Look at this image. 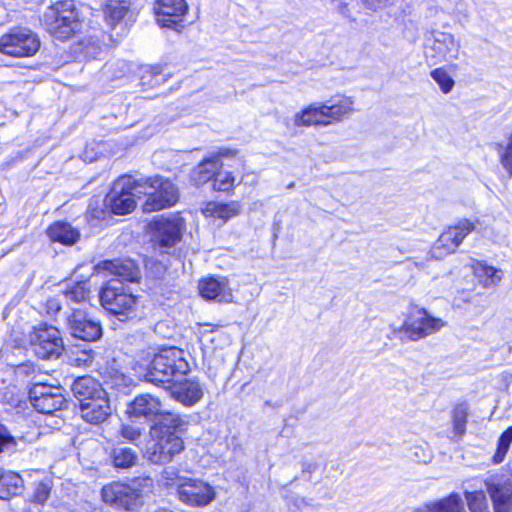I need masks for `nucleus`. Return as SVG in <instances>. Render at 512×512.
Here are the masks:
<instances>
[{
	"mask_svg": "<svg viewBox=\"0 0 512 512\" xmlns=\"http://www.w3.org/2000/svg\"><path fill=\"white\" fill-rule=\"evenodd\" d=\"M468 418V406L466 404H458L452 412L453 431L459 437L466 432V423Z\"/></svg>",
	"mask_w": 512,
	"mask_h": 512,
	"instance_id": "obj_33",
	"label": "nucleus"
},
{
	"mask_svg": "<svg viewBox=\"0 0 512 512\" xmlns=\"http://www.w3.org/2000/svg\"><path fill=\"white\" fill-rule=\"evenodd\" d=\"M444 326L445 322L441 318L430 315L423 308H415L399 328L398 333L402 339L417 341L440 331Z\"/></svg>",
	"mask_w": 512,
	"mask_h": 512,
	"instance_id": "obj_11",
	"label": "nucleus"
},
{
	"mask_svg": "<svg viewBox=\"0 0 512 512\" xmlns=\"http://www.w3.org/2000/svg\"><path fill=\"white\" fill-rule=\"evenodd\" d=\"M488 491L495 512H512V482H492Z\"/></svg>",
	"mask_w": 512,
	"mask_h": 512,
	"instance_id": "obj_23",
	"label": "nucleus"
},
{
	"mask_svg": "<svg viewBox=\"0 0 512 512\" xmlns=\"http://www.w3.org/2000/svg\"><path fill=\"white\" fill-rule=\"evenodd\" d=\"M100 302L106 311L120 321L137 317L138 298L119 280L111 279L107 282L100 292Z\"/></svg>",
	"mask_w": 512,
	"mask_h": 512,
	"instance_id": "obj_2",
	"label": "nucleus"
},
{
	"mask_svg": "<svg viewBox=\"0 0 512 512\" xmlns=\"http://www.w3.org/2000/svg\"><path fill=\"white\" fill-rule=\"evenodd\" d=\"M200 295L206 300H214L220 303L232 302L233 293L229 281L225 277H206L199 281Z\"/></svg>",
	"mask_w": 512,
	"mask_h": 512,
	"instance_id": "obj_18",
	"label": "nucleus"
},
{
	"mask_svg": "<svg viewBox=\"0 0 512 512\" xmlns=\"http://www.w3.org/2000/svg\"><path fill=\"white\" fill-rule=\"evenodd\" d=\"M46 306L48 313H57L61 309L59 301L55 298L48 299Z\"/></svg>",
	"mask_w": 512,
	"mask_h": 512,
	"instance_id": "obj_50",
	"label": "nucleus"
},
{
	"mask_svg": "<svg viewBox=\"0 0 512 512\" xmlns=\"http://www.w3.org/2000/svg\"><path fill=\"white\" fill-rule=\"evenodd\" d=\"M475 229V224L468 219L459 220L445 230L433 244L430 255L435 259L454 253L457 247Z\"/></svg>",
	"mask_w": 512,
	"mask_h": 512,
	"instance_id": "obj_13",
	"label": "nucleus"
},
{
	"mask_svg": "<svg viewBox=\"0 0 512 512\" xmlns=\"http://www.w3.org/2000/svg\"><path fill=\"white\" fill-rule=\"evenodd\" d=\"M51 486L49 482H38L33 494V501L38 504H43L49 497Z\"/></svg>",
	"mask_w": 512,
	"mask_h": 512,
	"instance_id": "obj_45",
	"label": "nucleus"
},
{
	"mask_svg": "<svg viewBox=\"0 0 512 512\" xmlns=\"http://www.w3.org/2000/svg\"><path fill=\"white\" fill-rule=\"evenodd\" d=\"M498 154L501 165L507 171L509 177H512V134L506 145H498Z\"/></svg>",
	"mask_w": 512,
	"mask_h": 512,
	"instance_id": "obj_40",
	"label": "nucleus"
},
{
	"mask_svg": "<svg viewBox=\"0 0 512 512\" xmlns=\"http://www.w3.org/2000/svg\"><path fill=\"white\" fill-rule=\"evenodd\" d=\"M89 292L86 282H78L64 291V297L68 302L81 303L88 299Z\"/></svg>",
	"mask_w": 512,
	"mask_h": 512,
	"instance_id": "obj_34",
	"label": "nucleus"
},
{
	"mask_svg": "<svg viewBox=\"0 0 512 512\" xmlns=\"http://www.w3.org/2000/svg\"><path fill=\"white\" fill-rule=\"evenodd\" d=\"M5 23L4 10L0 7V26Z\"/></svg>",
	"mask_w": 512,
	"mask_h": 512,
	"instance_id": "obj_53",
	"label": "nucleus"
},
{
	"mask_svg": "<svg viewBox=\"0 0 512 512\" xmlns=\"http://www.w3.org/2000/svg\"><path fill=\"white\" fill-rule=\"evenodd\" d=\"M121 65V67L124 69V68H127V64L125 62H120L119 63Z\"/></svg>",
	"mask_w": 512,
	"mask_h": 512,
	"instance_id": "obj_55",
	"label": "nucleus"
},
{
	"mask_svg": "<svg viewBox=\"0 0 512 512\" xmlns=\"http://www.w3.org/2000/svg\"><path fill=\"white\" fill-rule=\"evenodd\" d=\"M48 237L53 242H59L64 245H72L79 238V232L69 223L56 222L47 230Z\"/></svg>",
	"mask_w": 512,
	"mask_h": 512,
	"instance_id": "obj_27",
	"label": "nucleus"
},
{
	"mask_svg": "<svg viewBox=\"0 0 512 512\" xmlns=\"http://www.w3.org/2000/svg\"><path fill=\"white\" fill-rule=\"evenodd\" d=\"M327 118V126L339 123L349 118L354 112V100L352 97L337 95L323 103Z\"/></svg>",
	"mask_w": 512,
	"mask_h": 512,
	"instance_id": "obj_20",
	"label": "nucleus"
},
{
	"mask_svg": "<svg viewBox=\"0 0 512 512\" xmlns=\"http://www.w3.org/2000/svg\"><path fill=\"white\" fill-rule=\"evenodd\" d=\"M35 33L23 27L13 28L0 37V52L12 57H30L39 50Z\"/></svg>",
	"mask_w": 512,
	"mask_h": 512,
	"instance_id": "obj_10",
	"label": "nucleus"
},
{
	"mask_svg": "<svg viewBox=\"0 0 512 512\" xmlns=\"http://www.w3.org/2000/svg\"><path fill=\"white\" fill-rule=\"evenodd\" d=\"M302 468H303V472L307 471V472L311 473L313 470H315L317 468V466H316V464H313V463H303Z\"/></svg>",
	"mask_w": 512,
	"mask_h": 512,
	"instance_id": "obj_51",
	"label": "nucleus"
},
{
	"mask_svg": "<svg viewBox=\"0 0 512 512\" xmlns=\"http://www.w3.org/2000/svg\"><path fill=\"white\" fill-rule=\"evenodd\" d=\"M143 193L147 199L143 205L145 212L158 211L173 206L178 201V189L168 179L155 176L146 179H140Z\"/></svg>",
	"mask_w": 512,
	"mask_h": 512,
	"instance_id": "obj_6",
	"label": "nucleus"
},
{
	"mask_svg": "<svg viewBox=\"0 0 512 512\" xmlns=\"http://www.w3.org/2000/svg\"><path fill=\"white\" fill-rule=\"evenodd\" d=\"M152 241L155 247L169 249L180 242L185 228V220L179 214L161 217L151 224Z\"/></svg>",
	"mask_w": 512,
	"mask_h": 512,
	"instance_id": "obj_12",
	"label": "nucleus"
},
{
	"mask_svg": "<svg viewBox=\"0 0 512 512\" xmlns=\"http://www.w3.org/2000/svg\"><path fill=\"white\" fill-rule=\"evenodd\" d=\"M22 438H15L8 429L0 423V453H12L18 450Z\"/></svg>",
	"mask_w": 512,
	"mask_h": 512,
	"instance_id": "obj_35",
	"label": "nucleus"
},
{
	"mask_svg": "<svg viewBox=\"0 0 512 512\" xmlns=\"http://www.w3.org/2000/svg\"><path fill=\"white\" fill-rule=\"evenodd\" d=\"M151 69V73L154 75V76H158L160 74V71L158 68H150Z\"/></svg>",
	"mask_w": 512,
	"mask_h": 512,
	"instance_id": "obj_54",
	"label": "nucleus"
},
{
	"mask_svg": "<svg viewBox=\"0 0 512 512\" xmlns=\"http://www.w3.org/2000/svg\"><path fill=\"white\" fill-rule=\"evenodd\" d=\"M172 397L185 406H193L203 397V389L196 380H185L175 385L172 390Z\"/></svg>",
	"mask_w": 512,
	"mask_h": 512,
	"instance_id": "obj_22",
	"label": "nucleus"
},
{
	"mask_svg": "<svg viewBox=\"0 0 512 512\" xmlns=\"http://www.w3.org/2000/svg\"><path fill=\"white\" fill-rule=\"evenodd\" d=\"M107 392L90 401L80 404V414L84 421L93 425L104 423L111 415Z\"/></svg>",
	"mask_w": 512,
	"mask_h": 512,
	"instance_id": "obj_19",
	"label": "nucleus"
},
{
	"mask_svg": "<svg viewBox=\"0 0 512 512\" xmlns=\"http://www.w3.org/2000/svg\"><path fill=\"white\" fill-rule=\"evenodd\" d=\"M93 361V355L91 354V352H88L86 350H84L81 354L80 357L76 358L75 359V362L78 364V365H88L90 364L91 362Z\"/></svg>",
	"mask_w": 512,
	"mask_h": 512,
	"instance_id": "obj_49",
	"label": "nucleus"
},
{
	"mask_svg": "<svg viewBox=\"0 0 512 512\" xmlns=\"http://www.w3.org/2000/svg\"><path fill=\"white\" fill-rule=\"evenodd\" d=\"M426 41L425 57L429 64L437 65L459 59L461 45L452 33L435 30Z\"/></svg>",
	"mask_w": 512,
	"mask_h": 512,
	"instance_id": "obj_8",
	"label": "nucleus"
},
{
	"mask_svg": "<svg viewBox=\"0 0 512 512\" xmlns=\"http://www.w3.org/2000/svg\"><path fill=\"white\" fill-rule=\"evenodd\" d=\"M104 270L115 276L114 279L126 282H136L139 279V270L131 260L105 261L100 264Z\"/></svg>",
	"mask_w": 512,
	"mask_h": 512,
	"instance_id": "obj_24",
	"label": "nucleus"
},
{
	"mask_svg": "<svg viewBox=\"0 0 512 512\" xmlns=\"http://www.w3.org/2000/svg\"><path fill=\"white\" fill-rule=\"evenodd\" d=\"M335 10L339 14H341L342 16H344L346 18H350L351 17V12H350L348 3L344 2V1L337 2L336 5H335Z\"/></svg>",
	"mask_w": 512,
	"mask_h": 512,
	"instance_id": "obj_48",
	"label": "nucleus"
},
{
	"mask_svg": "<svg viewBox=\"0 0 512 512\" xmlns=\"http://www.w3.org/2000/svg\"><path fill=\"white\" fill-rule=\"evenodd\" d=\"M128 5L126 0H109L105 5V21L111 28H115L124 18L128 11Z\"/></svg>",
	"mask_w": 512,
	"mask_h": 512,
	"instance_id": "obj_30",
	"label": "nucleus"
},
{
	"mask_svg": "<svg viewBox=\"0 0 512 512\" xmlns=\"http://www.w3.org/2000/svg\"><path fill=\"white\" fill-rule=\"evenodd\" d=\"M114 465L118 468H129L137 461V455L130 448H118L114 450Z\"/></svg>",
	"mask_w": 512,
	"mask_h": 512,
	"instance_id": "obj_37",
	"label": "nucleus"
},
{
	"mask_svg": "<svg viewBox=\"0 0 512 512\" xmlns=\"http://www.w3.org/2000/svg\"><path fill=\"white\" fill-rule=\"evenodd\" d=\"M142 434V428L137 425H123L121 429V435L128 441H137Z\"/></svg>",
	"mask_w": 512,
	"mask_h": 512,
	"instance_id": "obj_46",
	"label": "nucleus"
},
{
	"mask_svg": "<svg viewBox=\"0 0 512 512\" xmlns=\"http://www.w3.org/2000/svg\"><path fill=\"white\" fill-rule=\"evenodd\" d=\"M472 269L474 276L484 287L496 286L503 278V272L501 269H497L481 261L474 260Z\"/></svg>",
	"mask_w": 512,
	"mask_h": 512,
	"instance_id": "obj_26",
	"label": "nucleus"
},
{
	"mask_svg": "<svg viewBox=\"0 0 512 512\" xmlns=\"http://www.w3.org/2000/svg\"><path fill=\"white\" fill-rule=\"evenodd\" d=\"M407 457L416 462L427 463L431 460L432 454L427 444L414 445L410 448Z\"/></svg>",
	"mask_w": 512,
	"mask_h": 512,
	"instance_id": "obj_41",
	"label": "nucleus"
},
{
	"mask_svg": "<svg viewBox=\"0 0 512 512\" xmlns=\"http://www.w3.org/2000/svg\"><path fill=\"white\" fill-rule=\"evenodd\" d=\"M189 370L183 351L175 347L161 350L147 367L144 378L155 385L170 383L174 376L184 375Z\"/></svg>",
	"mask_w": 512,
	"mask_h": 512,
	"instance_id": "obj_3",
	"label": "nucleus"
},
{
	"mask_svg": "<svg viewBox=\"0 0 512 512\" xmlns=\"http://www.w3.org/2000/svg\"><path fill=\"white\" fill-rule=\"evenodd\" d=\"M23 482H0V499L9 500L11 497L20 494L23 490Z\"/></svg>",
	"mask_w": 512,
	"mask_h": 512,
	"instance_id": "obj_43",
	"label": "nucleus"
},
{
	"mask_svg": "<svg viewBox=\"0 0 512 512\" xmlns=\"http://www.w3.org/2000/svg\"><path fill=\"white\" fill-rule=\"evenodd\" d=\"M403 37L410 43H415L419 39L420 29L416 21L408 20L405 22Z\"/></svg>",
	"mask_w": 512,
	"mask_h": 512,
	"instance_id": "obj_44",
	"label": "nucleus"
},
{
	"mask_svg": "<svg viewBox=\"0 0 512 512\" xmlns=\"http://www.w3.org/2000/svg\"><path fill=\"white\" fill-rule=\"evenodd\" d=\"M234 181L235 179L230 172H223L218 169L213 180V187L219 191H227L234 185Z\"/></svg>",
	"mask_w": 512,
	"mask_h": 512,
	"instance_id": "obj_42",
	"label": "nucleus"
},
{
	"mask_svg": "<svg viewBox=\"0 0 512 512\" xmlns=\"http://www.w3.org/2000/svg\"><path fill=\"white\" fill-rule=\"evenodd\" d=\"M206 217L218 218L223 221L238 215L239 205L236 202H208L202 210Z\"/></svg>",
	"mask_w": 512,
	"mask_h": 512,
	"instance_id": "obj_29",
	"label": "nucleus"
},
{
	"mask_svg": "<svg viewBox=\"0 0 512 512\" xmlns=\"http://www.w3.org/2000/svg\"><path fill=\"white\" fill-rule=\"evenodd\" d=\"M43 22L55 38H70L80 26L74 1L62 0L49 6L43 15Z\"/></svg>",
	"mask_w": 512,
	"mask_h": 512,
	"instance_id": "obj_4",
	"label": "nucleus"
},
{
	"mask_svg": "<svg viewBox=\"0 0 512 512\" xmlns=\"http://www.w3.org/2000/svg\"><path fill=\"white\" fill-rule=\"evenodd\" d=\"M466 499L471 512H489L487 499L482 491L467 492Z\"/></svg>",
	"mask_w": 512,
	"mask_h": 512,
	"instance_id": "obj_38",
	"label": "nucleus"
},
{
	"mask_svg": "<svg viewBox=\"0 0 512 512\" xmlns=\"http://www.w3.org/2000/svg\"><path fill=\"white\" fill-rule=\"evenodd\" d=\"M32 352L40 359H57L64 349L60 331L54 326L40 325L29 335Z\"/></svg>",
	"mask_w": 512,
	"mask_h": 512,
	"instance_id": "obj_9",
	"label": "nucleus"
},
{
	"mask_svg": "<svg viewBox=\"0 0 512 512\" xmlns=\"http://www.w3.org/2000/svg\"><path fill=\"white\" fill-rule=\"evenodd\" d=\"M67 329L74 338L86 342L96 341L102 336L100 323L81 310H74L67 317Z\"/></svg>",
	"mask_w": 512,
	"mask_h": 512,
	"instance_id": "obj_15",
	"label": "nucleus"
},
{
	"mask_svg": "<svg viewBox=\"0 0 512 512\" xmlns=\"http://www.w3.org/2000/svg\"><path fill=\"white\" fill-rule=\"evenodd\" d=\"M142 183L132 176L123 175L113 184L112 189L106 195V206L114 214L124 215L130 213L136 207L134 197L136 193H142Z\"/></svg>",
	"mask_w": 512,
	"mask_h": 512,
	"instance_id": "obj_7",
	"label": "nucleus"
},
{
	"mask_svg": "<svg viewBox=\"0 0 512 512\" xmlns=\"http://www.w3.org/2000/svg\"><path fill=\"white\" fill-rule=\"evenodd\" d=\"M71 390L80 404L106 393L101 384L91 376L77 378L73 382Z\"/></svg>",
	"mask_w": 512,
	"mask_h": 512,
	"instance_id": "obj_21",
	"label": "nucleus"
},
{
	"mask_svg": "<svg viewBox=\"0 0 512 512\" xmlns=\"http://www.w3.org/2000/svg\"><path fill=\"white\" fill-rule=\"evenodd\" d=\"M177 494L182 502L195 506L206 505L215 497L214 489L208 482H182Z\"/></svg>",
	"mask_w": 512,
	"mask_h": 512,
	"instance_id": "obj_17",
	"label": "nucleus"
},
{
	"mask_svg": "<svg viewBox=\"0 0 512 512\" xmlns=\"http://www.w3.org/2000/svg\"><path fill=\"white\" fill-rule=\"evenodd\" d=\"M29 398L33 407L43 414H53L65 405L61 389L44 383L33 384Z\"/></svg>",
	"mask_w": 512,
	"mask_h": 512,
	"instance_id": "obj_14",
	"label": "nucleus"
},
{
	"mask_svg": "<svg viewBox=\"0 0 512 512\" xmlns=\"http://www.w3.org/2000/svg\"><path fill=\"white\" fill-rule=\"evenodd\" d=\"M102 51L99 40L89 36L78 41L74 46V53L86 59H94Z\"/></svg>",
	"mask_w": 512,
	"mask_h": 512,
	"instance_id": "obj_32",
	"label": "nucleus"
},
{
	"mask_svg": "<svg viewBox=\"0 0 512 512\" xmlns=\"http://www.w3.org/2000/svg\"><path fill=\"white\" fill-rule=\"evenodd\" d=\"M150 492L147 482H110L102 488L104 502L126 510L140 506Z\"/></svg>",
	"mask_w": 512,
	"mask_h": 512,
	"instance_id": "obj_5",
	"label": "nucleus"
},
{
	"mask_svg": "<svg viewBox=\"0 0 512 512\" xmlns=\"http://www.w3.org/2000/svg\"><path fill=\"white\" fill-rule=\"evenodd\" d=\"M512 442V426L505 430L499 440L496 453L493 456L494 463L498 464L504 460L505 455L507 454L510 444Z\"/></svg>",
	"mask_w": 512,
	"mask_h": 512,
	"instance_id": "obj_39",
	"label": "nucleus"
},
{
	"mask_svg": "<svg viewBox=\"0 0 512 512\" xmlns=\"http://www.w3.org/2000/svg\"><path fill=\"white\" fill-rule=\"evenodd\" d=\"M220 158L218 156H214L211 158L204 159L194 170L192 173V180L196 185H203L210 181L214 180L217 170L220 168Z\"/></svg>",
	"mask_w": 512,
	"mask_h": 512,
	"instance_id": "obj_28",
	"label": "nucleus"
},
{
	"mask_svg": "<svg viewBox=\"0 0 512 512\" xmlns=\"http://www.w3.org/2000/svg\"><path fill=\"white\" fill-rule=\"evenodd\" d=\"M367 9L376 11L393 4L394 0H362Z\"/></svg>",
	"mask_w": 512,
	"mask_h": 512,
	"instance_id": "obj_47",
	"label": "nucleus"
},
{
	"mask_svg": "<svg viewBox=\"0 0 512 512\" xmlns=\"http://www.w3.org/2000/svg\"><path fill=\"white\" fill-rule=\"evenodd\" d=\"M327 118L323 103H313L294 116V125L297 127L327 126Z\"/></svg>",
	"mask_w": 512,
	"mask_h": 512,
	"instance_id": "obj_25",
	"label": "nucleus"
},
{
	"mask_svg": "<svg viewBox=\"0 0 512 512\" xmlns=\"http://www.w3.org/2000/svg\"><path fill=\"white\" fill-rule=\"evenodd\" d=\"M18 477H20V476L17 473L8 472L7 474L0 475V480H4L5 478L12 479V478H18Z\"/></svg>",
	"mask_w": 512,
	"mask_h": 512,
	"instance_id": "obj_52",
	"label": "nucleus"
},
{
	"mask_svg": "<svg viewBox=\"0 0 512 512\" xmlns=\"http://www.w3.org/2000/svg\"><path fill=\"white\" fill-rule=\"evenodd\" d=\"M426 509L428 512H465L463 502L457 494L432 502L426 506Z\"/></svg>",
	"mask_w": 512,
	"mask_h": 512,
	"instance_id": "obj_31",
	"label": "nucleus"
},
{
	"mask_svg": "<svg viewBox=\"0 0 512 512\" xmlns=\"http://www.w3.org/2000/svg\"><path fill=\"white\" fill-rule=\"evenodd\" d=\"M127 413L131 417L154 420L150 427V439L144 448V456L152 463L165 464L184 449V443L179 436L188 421L179 414L164 411L159 398L151 394H141L130 403Z\"/></svg>",
	"mask_w": 512,
	"mask_h": 512,
	"instance_id": "obj_1",
	"label": "nucleus"
},
{
	"mask_svg": "<svg viewBox=\"0 0 512 512\" xmlns=\"http://www.w3.org/2000/svg\"><path fill=\"white\" fill-rule=\"evenodd\" d=\"M431 78L439 85L440 90L448 94L453 89L455 82L443 67L436 68L430 72Z\"/></svg>",
	"mask_w": 512,
	"mask_h": 512,
	"instance_id": "obj_36",
	"label": "nucleus"
},
{
	"mask_svg": "<svg viewBox=\"0 0 512 512\" xmlns=\"http://www.w3.org/2000/svg\"><path fill=\"white\" fill-rule=\"evenodd\" d=\"M188 10L185 0H157L154 5L156 20L161 27L177 29Z\"/></svg>",
	"mask_w": 512,
	"mask_h": 512,
	"instance_id": "obj_16",
	"label": "nucleus"
}]
</instances>
